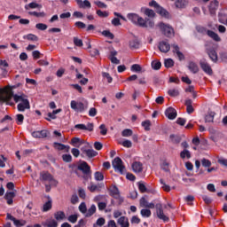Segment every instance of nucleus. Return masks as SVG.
Segmentation results:
<instances>
[{
	"label": "nucleus",
	"instance_id": "obj_41",
	"mask_svg": "<svg viewBox=\"0 0 227 227\" xmlns=\"http://www.w3.org/2000/svg\"><path fill=\"white\" fill-rule=\"evenodd\" d=\"M140 214L142 217H151L152 216V211L150 209H142L140 211Z\"/></svg>",
	"mask_w": 227,
	"mask_h": 227
},
{
	"label": "nucleus",
	"instance_id": "obj_63",
	"mask_svg": "<svg viewBox=\"0 0 227 227\" xmlns=\"http://www.w3.org/2000/svg\"><path fill=\"white\" fill-rule=\"evenodd\" d=\"M74 43L76 47H82V40L78 39L77 37H74Z\"/></svg>",
	"mask_w": 227,
	"mask_h": 227
},
{
	"label": "nucleus",
	"instance_id": "obj_36",
	"mask_svg": "<svg viewBox=\"0 0 227 227\" xmlns=\"http://www.w3.org/2000/svg\"><path fill=\"white\" fill-rule=\"evenodd\" d=\"M164 66L166 68H171L172 67H175V61L171 59H165Z\"/></svg>",
	"mask_w": 227,
	"mask_h": 227
},
{
	"label": "nucleus",
	"instance_id": "obj_43",
	"mask_svg": "<svg viewBox=\"0 0 227 227\" xmlns=\"http://www.w3.org/2000/svg\"><path fill=\"white\" fill-rule=\"evenodd\" d=\"M132 134H133L132 129H126L121 132L122 137H130Z\"/></svg>",
	"mask_w": 227,
	"mask_h": 227
},
{
	"label": "nucleus",
	"instance_id": "obj_13",
	"mask_svg": "<svg viewBox=\"0 0 227 227\" xmlns=\"http://www.w3.org/2000/svg\"><path fill=\"white\" fill-rule=\"evenodd\" d=\"M158 49L160 51V52H164L166 54L171 50V45L169 43H168V41H161L159 43Z\"/></svg>",
	"mask_w": 227,
	"mask_h": 227
},
{
	"label": "nucleus",
	"instance_id": "obj_12",
	"mask_svg": "<svg viewBox=\"0 0 227 227\" xmlns=\"http://www.w3.org/2000/svg\"><path fill=\"white\" fill-rule=\"evenodd\" d=\"M49 134H51V133L47 129H43V130H40V131L32 132V136L35 139H44V137H47L49 136Z\"/></svg>",
	"mask_w": 227,
	"mask_h": 227
},
{
	"label": "nucleus",
	"instance_id": "obj_37",
	"mask_svg": "<svg viewBox=\"0 0 227 227\" xmlns=\"http://www.w3.org/2000/svg\"><path fill=\"white\" fill-rule=\"evenodd\" d=\"M102 35L106 36V38H109L110 40H114V35L111 33L109 30H104L102 32Z\"/></svg>",
	"mask_w": 227,
	"mask_h": 227
},
{
	"label": "nucleus",
	"instance_id": "obj_61",
	"mask_svg": "<svg viewBox=\"0 0 227 227\" xmlns=\"http://www.w3.org/2000/svg\"><path fill=\"white\" fill-rule=\"evenodd\" d=\"M153 26H155L153 20L150 19L145 20V26L144 27H153Z\"/></svg>",
	"mask_w": 227,
	"mask_h": 227
},
{
	"label": "nucleus",
	"instance_id": "obj_49",
	"mask_svg": "<svg viewBox=\"0 0 227 227\" xmlns=\"http://www.w3.org/2000/svg\"><path fill=\"white\" fill-rule=\"evenodd\" d=\"M175 4L176 8H185V0H176Z\"/></svg>",
	"mask_w": 227,
	"mask_h": 227
},
{
	"label": "nucleus",
	"instance_id": "obj_64",
	"mask_svg": "<svg viewBox=\"0 0 227 227\" xmlns=\"http://www.w3.org/2000/svg\"><path fill=\"white\" fill-rule=\"evenodd\" d=\"M62 159L64 162H72V155L70 154H63Z\"/></svg>",
	"mask_w": 227,
	"mask_h": 227
},
{
	"label": "nucleus",
	"instance_id": "obj_22",
	"mask_svg": "<svg viewBox=\"0 0 227 227\" xmlns=\"http://www.w3.org/2000/svg\"><path fill=\"white\" fill-rule=\"evenodd\" d=\"M118 224H120L121 227H129L130 224L129 223V218L127 216H121L118 219Z\"/></svg>",
	"mask_w": 227,
	"mask_h": 227
},
{
	"label": "nucleus",
	"instance_id": "obj_54",
	"mask_svg": "<svg viewBox=\"0 0 227 227\" xmlns=\"http://www.w3.org/2000/svg\"><path fill=\"white\" fill-rule=\"evenodd\" d=\"M130 70H131V72H141V70H143V68L141 67L140 65L134 64L131 66Z\"/></svg>",
	"mask_w": 227,
	"mask_h": 227
},
{
	"label": "nucleus",
	"instance_id": "obj_48",
	"mask_svg": "<svg viewBox=\"0 0 227 227\" xmlns=\"http://www.w3.org/2000/svg\"><path fill=\"white\" fill-rule=\"evenodd\" d=\"M94 200L100 203V201H102V202L107 201V199H106V195H98L95 197Z\"/></svg>",
	"mask_w": 227,
	"mask_h": 227
},
{
	"label": "nucleus",
	"instance_id": "obj_19",
	"mask_svg": "<svg viewBox=\"0 0 227 227\" xmlns=\"http://www.w3.org/2000/svg\"><path fill=\"white\" fill-rule=\"evenodd\" d=\"M188 70L192 72V74H198L200 72V67L195 62L190 61L188 64Z\"/></svg>",
	"mask_w": 227,
	"mask_h": 227
},
{
	"label": "nucleus",
	"instance_id": "obj_44",
	"mask_svg": "<svg viewBox=\"0 0 227 227\" xmlns=\"http://www.w3.org/2000/svg\"><path fill=\"white\" fill-rule=\"evenodd\" d=\"M105 224H106V219L101 217L97 220L96 223L93 224V227L104 226Z\"/></svg>",
	"mask_w": 227,
	"mask_h": 227
},
{
	"label": "nucleus",
	"instance_id": "obj_4",
	"mask_svg": "<svg viewBox=\"0 0 227 227\" xmlns=\"http://www.w3.org/2000/svg\"><path fill=\"white\" fill-rule=\"evenodd\" d=\"M71 109L76 111V113H84L88 109V103L77 102L75 100L71 101Z\"/></svg>",
	"mask_w": 227,
	"mask_h": 227
},
{
	"label": "nucleus",
	"instance_id": "obj_53",
	"mask_svg": "<svg viewBox=\"0 0 227 227\" xmlns=\"http://www.w3.org/2000/svg\"><path fill=\"white\" fill-rule=\"evenodd\" d=\"M136 25L140 26V27H145L146 26V20L139 17Z\"/></svg>",
	"mask_w": 227,
	"mask_h": 227
},
{
	"label": "nucleus",
	"instance_id": "obj_38",
	"mask_svg": "<svg viewBox=\"0 0 227 227\" xmlns=\"http://www.w3.org/2000/svg\"><path fill=\"white\" fill-rule=\"evenodd\" d=\"M168 93L169 97H178L180 95V91L177 89H170Z\"/></svg>",
	"mask_w": 227,
	"mask_h": 227
},
{
	"label": "nucleus",
	"instance_id": "obj_60",
	"mask_svg": "<svg viewBox=\"0 0 227 227\" xmlns=\"http://www.w3.org/2000/svg\"><path fill=\"white\" fill-rule=\"evenodd\" d=\"M98 210H106L107 207V201L98 203Z\"/></svg>",
	"mask_w": 227,
	"mask_h": 227
},
{
	"label": "nucleus",
	"instance_id": "obj_50",
	"mask_svg": "<svg viewBox=\"0 0 227 227\" xmlns=\"http://www.w3.org/2000/svg\"><path fill=\"white\" fill-rule=\"evenodd\" d=\"M28 14L37 18L45 17V12H29Z\"/></svg>",
	"mask_w": 227,
	"mask_h": 227
},
{
	"label": "nucleus",
	"instance_id": "obj_3",
	"mask_svg": "<svg viewBox=\"0 0 227 227\" xmlns=\"http://www.w3.org/2000/svg\"><path fill=\"white\" fill-rule=\"evenodd\" d=\"M39 180L41 182H49L51 185H56L58 184V181L54 179V176L49 173V171H42L40 172Z\"/></svg>",
	"mask_w": 227,
	"mask_h": 227
},
{
	"label": "nucleus",
	"instance_id": "obj_28",
	"mask_svg": "<svg viewBox=\"0 0 227 227\" xmlns=\"http://www.w3.org/2000/svg\"><path fill=\"white\" fill-rule=\"evenodd\" d=\"M127 17L129 20L133 22V24H137V21L139 20V15L136 13H129Z\"/></svg>",
	"mask_w": 227,
	"mask_h": 227
},
{
	"label": "nucleus",
	"instance_id": "obj_39",
	"mask_svg": "<svg viewBox=\"0 0 227 227\" xmlns=\"http://www.w3.org/2000/svg\"><path fill=\"white\" fill-rule=\"evenodd\" d=\"M170 139L174 143V145H178V143L182 141V138L180 137V136H176V135H170Z\"/></svg>",
	"mask_w": 227,
	"mask_h": 227
},
{
	"label": "nucleus",
	"instance_id": "obj_15",
	"mask_svg": "<svg viewBox=\"0 0 227 227\" xmlns=\"http://www.w3.org/2000/svg\"><path fill=\"white\" fill-rule=\"evenodd\" d=\"M116 56H118V51L114 50L111 51L108 56V59H110L111 63H113L114 65H120V59H118Z\"/></svg>",
	"mask_w": 227,
	"mask_h": 227
},
{
	"label": "nucleus",
	"instance_id": "obj_33",
	"mask_svg": "<svg viewBox=\"0 0 227 227\" xmlns=\"http://www.w3.org/2000/svg\"><path fill=\"white\" fill-rule=\"evenodd\" d=\"M54 146H55V148H58L59 150H66L67 152H68L70 150V146H67L60 143H54Z\"/></svg>",
	"mask_w": 227,
	"mask_h": 227
},
{
	"label": "nucleus",
	"instance_id": "obj_6",
	"mask_svg": "<svg viewBox=\"0 0 227 227\" xmlns=\"http://www.w3.org/2000/svg\"><path fill=\"white\" fill-rule=\"evenodd\" d=\"M88 146H90L89 144H87V145H85L84 147L81 148V152H82V157H88V159H93V157H97V155H98V153L91 148H88Z\"/></svg>",
	"mask_w": 227,
	"mask_h": 227
},
{
	"label": "nucleus",
	"instance_id": "obj_32",
	"mask_svg": "<svg viewBox=\"0 0 227 227\" xmlns=\"http://www.w3.org/2000/svg\"><path fill=\"white\" fill-rule=\"evenodd\" d=\"M181 159H191V152L189 150L184 149L180 153Z\"/></svg>",
	"mask_w": 227,
	"mask_h": 227
},
{
	"label": "nucleus",
	"instance_id": "obj_9",
	"mask_svg": "<svg viewBox=\"0 0 227 227\" xmlns=\"http://www.w3.org/2000/svg\"><path fill=\"white\" fill-rule=\"evenodd\" d=\"M200 67L205 74H207V75H212L214 74V71L212 70V67H210V64H208L206 60H200Z\"/></svg>",
	"mask_w": 227,
	"mask_h": 227
},
{
	"label": "nucleus",
	"instance_id": "obj_27",
	"mask_svg": "<svg viewBox=\"0 0 227 227\" xmlns=\"http://www.w3.org/2000/svg\"><path fill=\"white\" fill-rule=\"evenodd\" d=\"M67 216L65 215V212L63 211H57L56 213H54V218L56 219V221H63V219H65Z\"/></svg>",
	"mask_w": 227,
	"mask_h": 227
},
{
	"label": "nucleus",
	"instance_id": "obj_45",
	"mask_svg": "<svg viewBox=\"0 0 227 227\" xmlns=\"http://www.w3.org/2000/svg\"><path fill=\"white\" fill-rule=\"evenodd\" d=\"M25 8L27 10H29V9L34 10L35 8H40V4H38L35 2H32V3L28 4L27 5H26Z\"/></svg>",
	"mask_w": 227,
	"mask_h": 227
},
{
	"label": "nucleus",
	"instance_id": "obj_59",
	"mask_svg": "<svg viewBox=\"0 0 227 227\" xmlns=\"http://www.w3.org/2000/svg\"><path fill=\"white\" fill-rule=\"evenodd\" d=\"M161 169H163V171H165L166 173H169V163L164 161L161 165Z\"/></svg>",
	"mask_w": 227,
	"mask_h": 227
},
{
	"label": "nucleus",
	"instance_id": "obj_2",
	"mask_svg": "<svg viewBox=\"0 0 227 227\" xmlns=\"http://www.w3.org/2000/svg\"><path fill=\"white\" fill-rule=\"evenodd\" d=\"M159 27L162 34L167 36V38H171V36H175V29L168 24H165L163 22L159 23Z\"/></svg>",
	"mask_w": 227,
	"mask_h": 227
},
{
	"label": "nucleus",
	"instance_id": "obj_52",
	"mask_svg": "<svg viewBox=\"0 0 227 227\" xmlns=\"http://www.w3.org/2000/svg\"><path fill=\"white\" fill-rule=\"evenodd\" d=\"M138 190L142 193L148 192V188H146V185L143 183H138Z\"/></svg>",
	"mask_w": 227,
	"mask_h": 227
},
{
	"label": "nucleus",
	"instance_id": "obj_35",
	"mask_svg": "<svg viewBox=\"0 0 227 227\" xmlns=\"http://www.w3.org/2000/svg\"><path fill=\"white\" fill-rule=\"evenodd\" d=\"M214 116L215 114L210 112L209 114H207L205 117V121L206 123H212L214 121Z\"/></svg>",
	"mask_w": 227,
	"mask_h": 227
},
{
	"label": "nucleus",
	"instance_id": "obj_23",
	"mask_svg": "<svg viewBox=\"0 0 227 227\" xmlns=\"http://www.w3.org/2000/svg\"><path fill=\"white\" fill-rule=\"evenodd\" d=\"M207 35L212 38V40H215V42H221V37H219V35H217L215 32L212 30H207Z\"/></svg>",
	"mask_w": 227,
	"mask_h": 227
},
{
	"label": "nucleus",
	"instance_id": "obj_47",
	"mask_svg": "<svg viewBox=\"0 0 227 227\" xmlns=\"http://www.w3.org/2000/svg\"><path fill=\"white\" fill-rule=\"evenodd\" d=\"M201 164H202L203 168H210V166H212V161L203 158L201 160Z\"/></svg>",
	"mask_w": 227,
	"mask_h": 227
},
{
	"label": "nucleus",
	"instance_id": "obj_16",
	"mask_svg": "<svg viewBox=\"0 0 227 227\" xmlns=\"http://www.w3.org/2000/svg\"><path fill=\"white\" fill-rule=\"evenodd\" d=\"M165 115L167 118H168V120H175V118H176V110H175L173 107H168L165 111Z\"/></svg>",
	"mask_w": 227,
	"mask_h": 227
},
{
	"label": "nucleus",
	"instance_id": "obj_56",
	"mask_svg": "<svg viewBox=\"0 0 227 227\" xmlns=\"http://www.w3.org/2000/svg\"><path fill=\"white\" fill-rule=\"evenodd\" d=\"M79 210L82 214H86L88 212V207H86V203L82 202L79 206Z\"/></svg>",
	"mask_w": 227,
	"mask_h": 227
},
{
	"label": "nucleus",
	"instance_id": "obj_26",
	"mask_svg": "<svg viewBox=\"0 0 227 227\" xmlns=\"http://www.w3.org/2000/svg\"><path fill=\"white\" fill-rule=\"evenodd\" d=\"M156 13H159V15L161 17H169V12H168V11H166V9L162 8L161 6L157 8Z\"/></svg>",
	"mask_w": 227,
	"mask_h": 227
},
{
	"label": "nucleus",
	"instance_id": "obj_62",
	"mask_svg": "<svg viewBox=\"0 0 227 227\" xmlns=\"http://www.w3.org/2000/svg\"><path fill=\"white\" fill-rule=\"evenodd\" d=\"M145 13L147 17H155V12L152 9H145Z\"/></svg>",
	"mask_w": 227,
	"mask_h": 227
},
{
	"label": "nucleus",
	"instance_id": "obj_1",
	"mask_svg": "<svg viewBox=\"0 0 227 227\" xmlns=\"http://www.w3.org/2000/svg\"><path fill=\"white\" fill-rule=\"evenodd\" d=\"M14 102L18 104L17 109L20 113H24L26 109H31L29 99H27V96L24 93L15 94Z\"/></svg>",
	"mask_w": 227,
	"mask_h": 227
},
{
	"label": "nucleus",
	"instance_id": "obj_11",
	"mask_svg": "<svg viewBox=\"0 0 227 227\" xmlns=\"http://www.w3.org/2000/svg\"><path fill=\"white\" fill-rule=\"evenodd\" d=\"M206 54H207L213 63H217L219 58L217 57V51L214 48L206 49Z\"/></svg>",
	"mask_w": 227,
	"mask_h": 227
},
{
	"label": "nucleus",
	"instance_id": "obj_51",
	"mask_svg": "<svg viewBox=\"0 0 227 227\" xmlns=\"http://www.w3.org/2000/svg\"><path fill=\"white\" fill-rule=\"evenodd\" d=\"M95 176V180H97L98 182H101L102 180H104V174H102V172H96L94 174Z\"/></svg>",
	"mask_w": 227,
	"mask_h": 227
},
{
	"label": "nucleus",
	"instance_id": "obj_7",
	"mask_svg": "<svg viewBox=\"0 0 227 227\" xmlns=\"http://www.w3.org/2000/svg\"><path fill=\"white\" fill-rule=\"evenodd\" d=\"M77 169L85 175L84 178H90L91 176V167L88 165V162L82 161L78 165Z\"/></svg>",
	"mask_w": 227,
	"mask_h": 227
},
{
	"label": "nucleus",
	"instance_id": "obj_31",
	"mask_svg": "<svg viewBox=\"0 0 227 227\" xmlns=\"http://www.w3.org/2000/svg\"><path fill=\"white\" fill-rule=\"evenodd\" d=\"M23 38L25 40H29L30 42H38V36H36L33 34H28L27 35H24Z\"/></svg>",
	"mask_w": 227,
	"mask_h": 227
},
{
	"label": "nucleus",
	"instance_id": "obj_42",
	"mask_svg": "<svg viewBox=\"0 0 227 227\" xmlns=\"http://www.w3.org/2000/svg\"><path fill=\"white\" fill-rule=\"evenodd\" d=\"M160 67H162L160 61L154 60L152 62V67L153 70H160Z\"/></svg>",
	"mask_w": 227,
	"mask_h": 227
},
{
	"label": "nucleus",
	"instance_id": "obj_21",
	"mask_svg": "<svg viewBox=\"0 0 227 227\" xmlns=\"http://www.w3.org/2000/svg\"><path fill=\"white\" fill-rule=\"evenodd\" d=\"M184 105L186 106V112L188 113V114H192V113H194V107L192 106V100L186 99L184 102Z\"/></svg>",
	"mask_w": 227,
	"mask_h": 227
},
{
	"label": "nucleus",
	"instance_id": "obj_40",
	"mask_svg": "<svg viewBox=\"0 0 227 227\" xmlns=\"http://www.w3.org/2000/svg\"><path fill=\"white\" fill-rule=\"evenodd\" d=\"M142 127H144L145 130H150V127H152V121L150 120H146L142 121Z\"/></svg>",
	"mask_w": 227,
	"mask_h": 227
},
{
	"label": "nucleus",
	"instance_id": "obj_34",
	"mask_svg": "<svg viewBox=\"0 0 227 227\" xmlns=\"http://www.w3.org/2000/svg\"><path fill=\"white\" fill-rule=\"evenodd\" d=\"M9 65L8 62H6V60H0V68L1 70H3L4 73L7 74L8 70H6V68H8Z\"/></svg>",
	"mask_w": 227,
	"mask_h": 227
},
{
	"label": "nucleus",
	"instance_id": "obj_46",
	"mask_svg": "<svg viewBox=\"0 0 227 227\" xmlns=\"http://www.w3.org/2000/svg\"><path fill=\"white\" fill-rule=\"evenodd\" d=\"M52 208V202L48 201L43 206V212H49Z\"/></svg>",
	"mask_w": 227,
	"mask_h": 227
},
{
	"label": "nucleus",
	"instance_id": "obj_24",
	"mask_svg": "<svg viewBox=\"0 0 227 227\" xmlns=\"http://www.w3.org/2000/svg\"><path fill=\"white\" fill-rule=\"evenodd\" d=\"M80 8H91V3L88 0H75Z\"/></svg>",
	"mask_w": 227,
	"mask_h": 227
},
{
	"label": "nucleus",
	"instance_id": "obj_20",
	"mask_svg": "<svg viewBox=\"0 0 227 227\" xmlns=\"http://www.w3.org/2000/svg\"><path fill=\"white\" fill-rule=\"evenodd\" d=\"M132 169L135 173H141L143 171V163H141L140 161L133 162Z\"/></svg>",
	"mask_w": 227,
	"mask_h": 227
},
{
	"label": "nucleus",
	"instance_id": "obj_5",
	"mask_svg": "<svg viewBox=\"0 0 227 227\" xmlns=\"http://www.w3.org/2000/svg\"><path fill=\"white\" fill-rule=\"evenodd\" d=\"M112 166L115 169V171H118L119 173H121V175H123V173H125V166L123 165V160H121V158H114L112 162Z\"/></svg>",
	"mask_w": 227,
	"mask_h": 227
},
{
	"label": "nucleus",
	"instance_id": "obj_55",
	"mask_svg": "<svg viewBox=\"0 0 227 227\" xmlns=\"http://www.w3.org/2000/svg\"><path fill=\"white\" fill-rule=\"evenodd\" d=\"M77 215H71L68 216L67 221H69V223H72L73 224H75V223H77Z\"/></svg>",
	"mask_w": 227,
	"mask_h": 227
},
{
	"label": "nucleus",
	"instance_id": "obj_17",
	"mask_svg": "<svg viewBox=\"0 0 227 227\" xmlns=\"http://www.w3.org/2000/svg\"><path fill=\"white\" fill-rule=\"evenodd\" d=\"M12 98H13V100H15V94H13V91L11 90H4V100H5V102H10V100H12Z\"/></svg>",
	"mask_w": 227,
	"mask_h": 227
},
{
	"label": "nucleus",
	"instance_id": "obj_57",
	"mask_svg": "<svg viewBox=\"0 0 227 227\" xmlns=\"http://www.w3.org/2000/svg\"><path fill=\"white\" fill-rule=\"evenodd\" d=\"M97 15L98 16V17H102V18H106V17H109V12H103V11H101V10H98L97 11Z\"/></svg>",
	"mask_w": 227,
	"mask_h": 227
},
{
	"label": "nucleus",
	"instance_id": "obj_25",
	"mask_svg": "<svg viewBox=\"0 0 227 227\" xmlns=\"http://www.w3.org/2000/svg\"><path fill=\"white\" fill-rule=\"evenodd\" d=\"M44 227H58V222L54 219L47 220L45 223H43Z\"/></svg>",
	"mask_w": 227,
	"mask_h": 227
},
{
	"label": "nucleus",
	"instance_id": "obj_14",
	"mask_svg": "<svg viewBox=\"0 0 227 227\" xmlns=\"http://www.w3.org/2000/svg\"><path fill=\"white\" fill-rule=\"evenodd\" d=\"M217 8H219V1L212 0L208 5L210 15H215V12H217Z\"/></svg>",
	"mask_w": 227,
	"mask_h": 227
},
{
	"label": "nucleus",
	"instance_id": "obj_29",
	"mask_svg": "<svg viewBox=\"0 0 227 227\" xmlns=\"http://www.w3.org/2000/svg\"><path fill=\"white\" fill-rule=\"evenodd\" d=\"M97 212V207L95 205H91L90 207L88 209L85 217H91L93 214Z\"/></svg>",
	"mask_w": 227,
	"mask_h": 227
},
{
	"label": "nucleus",
	"instance_id": "obj_18",
	"mask_svg": "<svg viewBox=\"0 0 227 227\" xmlns=\"http://www.w3.org/2000/svg\"><path fill=\"white\" fill-rule=\"evenodd\" d=\"M13 198H15V192H7L4 195V200L9 205H13Z\"/></svg>",
	"mask_w": 227,
	"mask_h": 227
},
{
	"label": "nucleus",
	"instance_id": "obj_8",
	"mask_svg": "<svg viewBox=\"0 0 227 227\" xmlns=\"http://www.w3.org/2000/svg\"><path fill=\"white\" fill-rule=\"evenodd\" d=\"M156 215L159 219H161V221H164L165 223H168V221H169V217L164 215V209H162V204L156 205Z\"/></svg>",
	"mask_w": 227,
	"mask_h": 227
},
{
	"label": "nucleus",
	"instance_id": "obj_58",
	"mask_svg": "<svg viewBox=\"0 0 227 227\" xmlns=\"http://www.w3.org/2000/svg\"><path fill=\"white\" fill-rule=\"evenodd\" d=\"M36 29H39V31H45V29H47V25L43 24V23H37L35 25Z\"/></svg>",
	"mask_w": 227,
	"mask_h": 227
},
{
	"label": "nucleus",
	"instance_id": "obj_10",
	"mask_svg": "<svg viewBox=\"0 0 227 227\" xmlns=\"http://www.w3.org/2000/svg\"><path fill=\"white\" fill-rule=\"evenodd\" d=\"M74 129L78 130H87L88 132H93V129H95V124L93 122H89L86 124H76L74 125Z\"/></svg>",
	"mask_w": 227,
	"mask_h": 227
},
{
	"label": "nucleus",
	"instance_id": "obj_30",
	"mask_svg": "<svg viewBox=\"0 0 227 227\" xmlns=\"http://www.w3.org/2000/svg\"><path fill=\"white\" fill-rule=\"evenodd\" d=\"M140 45L139 40L137 38L129 41V49H137Z\"/></svg>",
	"mask_w": 227,
	"mask_h": 227
}]
</instances>
